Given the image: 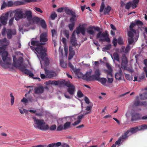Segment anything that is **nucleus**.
<instances>
[{"label": "nucleus", "mask_w": 147, "mask_h": 147, "mask_svg": "<svg viewBox=\"0 0 147 147\" xmlns=\"http://www.w3.org/2000/svg\"><path fill=\"white\" fill-rule=\"evenodd\" d=\"M31 44L33 46H30V48L37 54L38 58L40 59V57L42 59V61L40 59L41 68L42 67V63L43 62L46 65H48L49 60L47 56V49L42 46L44 43H41L38 41L35 40L32 41Z\"/></svg>", "instance_id": "f257e3e1"}, {"label": "nucleus", "mask_w": 147, "mask_h": 147, "mask_svg": "<svg viewBox=\"0 0 147 147\" xmlns=\"http://www.w3.org/2000/svg\"><path fill=\"white\" fill-rule=\"evenodd\" d=\"M106 66L108 69V70L107 71V74H111V73H112V69L111 66L109 64L107 63L106 64Z\"/></svg>", "instance_id": "f704fd0d"}, {"label": "nucleus", "mask_w": 147, "mask_h": 147, "mask_svg": "<svg viewBox=\"0 0 147 147\" xmlns=\"http://www.w3.org/2000/svg\"><path fill=\"white\" fill-rule=\"evenodd\" d=\"M56 125H53L51 126L50 127H49V129L51 131L55 130L56 128Z\"/></svg>", "instance_id": "603ef678"}, {"label": "nucleus", "mask_w": 147, "mask_h": 147, "mask_svg": "<svg viewBox=\"0 0 147 147\" xmlns=\"http://www.w3.org/2000/svg\"><path fill=\"white\" fill-rule=\"evenodd\" d=\"M57 16L56 13L55 12L52 13L51 15V18L52 20H54Z\"/></svg>", "instance_id": "5fc2aeb1"}, {"label": "nucleus", "mask_w": 147, "mask_h": 147, "mask_svg": "<svg viewBox=\"0 0 147 147\" xmlns=\"http://www.w3.org/2000/svg\"><path fill=\"white\" fill-rule=\"evenodd\" d=\"M105 5L104 2H102L100 9V12H101L104 10V14H108L111 9V7L108 5L107 7H105L104 8Z\"/></svg>", "instance_id": "ddd939ff"}, {"label": "nucleus", "mask_w": 147, "mask_h": 147, "mask_svg": "<svg viewBox=\"0 0 147 147\" xmlns=\"http://www.w3.org/2000/svg\"><path fill=\"white\" fill-rule=\"evenodd\" d=\"M27 20L29 21L30 24H37L39 23L42 28L45 29L46 28L47 26L45 21L41 18L37 17H35L33 18L31 11L30 17L29 19H27Z\"/></svg>", "instance_id": "423d86ee"}, {"label": "nucleus", "mask_w": 147, "mask_h": 147, "mask_svg": "<svg viewBox=\"0 0 147 147\" xmlns=\"http://www.w3.org/2000/svg\"><path fill=\"white\" fill-rule=\"evenodd\" d=\"M108 36L107 32H102L101 31H99L96 35V38L98 39L99 42L107 41L109 42L110 41V40Z\"/></svg>", "instance_id": "0eeeda50"}, {"label": "nucleus", "mask_w": 147, "mask_h": 147, "mask_svg": "<svg viewBox=\"0 0 147 147\" xmlns=\"http://www.w3.org/2000/svg\"><path fill=\"white\" fill-rule=\"evenodd\" d=\"M47 35V33L46 32L43 33L40 35V42H45L48 40Z\"/></svg>", "instance_id": "5701e85b"}, {"label": "nucleus", "mask_w": 147, "mask_h": 147, "mask_svg": "<svg viewBox=\"0 0 147 147\" xmlns=\"http://www.w3.org/2000/svg\"><path fill=\"white\" fill-rule=\"evenodd\" d=\"M13 65L15 67L19 68L25 74L29 75L30 77H33L34 74L31 73L29 70L26 69V65L23 63V58L20 57L18 60H17L15 56H13Z\"/></svg>", "instance_id": "f03ea898"}, {"label": "nucleus", "mask_w": 147, "mask_h": 147, "mask_svg": "<svg viewBox=\"0 0 147 147\" xmlns=\"http://www.w3.org/2000/svg\"><path fill=\"white\" fill-rule=\"evenodd\" d=\"M141 102L139 100H136L134 102V105L136 106L141 105Z\"/></svg>", "instance_id": "4d7b16f0"}, {"label": "nucleus", "mask_w": 147, "mask_h": 147, "mask_svg": "<svg viewBox=\"0 0 147 147\" xmlns=\"http://www.w3.org/2000/svg\"><path fill=\"white\" fill-rule=\"evenodd\" d=\"M77 96L78 98H81L84 95L80 90H78L77 92Z\"/></svg>", "instance_id": "de8ad7c7"}, {"label": "nucleus", "mask_w": 147, "mask_h": 147, "mask_svg": "<svg viewBox=\"0 0 147 147\" xmlns=\"http://www.w3.org/2000/svg\"><path fill=\"white\" fill-rule=\"evenodd\" d=\"M34 9L37 11L38 12H39L41 13H43V11L41 10V9L37 7H35L34 8Z\"/></svg>", "instance_id": "0e129e2a"}, {"label": "nucleus", "mask_w": 147, "mask_h": 147, "mask_svg": "<svg viewBox=\"0 0 147 147\" xmlns=\"http://www.w3.org/2000/svg\"><path fill=\"white\" fill-rule=\"evenodd\" d=\"M92 71L90 69L84 75L83 77V79L86 81H91L94 80L92 75H91Z\"/></svg>", "instance_id": "2eb2a0df"}, {"label": "nucleus", "mask_w": 147, "mask_h": 147, "mask_svg": "<svg viewBox=\"0 0 147 147\" xmlns=\"http://www.w3.org/2000/svg\"><path fill=\"white\" fill-rule=\"evenodd\" d=\"M117 42L119 44L121 45L123 43V40L120 37L119 38Z\"/></svg>", "instance_id": "052dcab7"}, {"label": "nucleus", "mask_w": 147, "mask_h": 147, "mask_svg": "<svg viewBox=\"0 0 147 147\" xmlns=\"http://www.w3.org/2000/svg\"><path fill=\"white\" fill-rule=\"evenodd\" d=\"M64 11L67 14L71 16L69 19L70 22L75 20L78 16L76 14L75 11L69 9L67 8H65Z\"/></svg>", "instance_id": "9d476101"}, {"label": "nucleus", "mask_w": 147, "mask_h": 147, "mask_svg": "<svg viewBox=\"0 0 147 147\" xmlns=\"http://www.w3.org/2000/svg\"><path fill=\"white\" fill-rule=\"evenodd\" d=\"M111 57L114 61L113 59L118 62H119V56L117 53H115L113 54V56L111 54Z\"/></svg>", "instance_id": "7c9ffc66"}, {"label": "nucleus", "mask_w": 147, "mask_h": 147, "mask_svg": "<svg viewBox=\"0 0 147 147\" xmlns=\"http://www.w3.org/2000/svg\"><path fill=\"white\" fill-rule=\"evenodd\" d=\"M10 96L11 97V105H13L14 104V97L13 96L12 93H11L10 94Z\"/></svg>", "instance_id": "49530a36"}, {"label": "nucleus", "mask_w": 147, "mask_h": 147, "mask_svg": "<svg viewBox=\"0 0 147 147\" xmlns=\"http://www.w3.org/2000/svg\"><path fill=\"white\" fill-rule=\"evenodd\" d=\"M118 66L120 69L118 72H117L115 74V77L116 80H120L121 79V78L123 76V73L122 71L121 70V69L120 65L118 64Z\"/></svg>", "instance_id": "6ab92c4d"}, {"label": "nucleus", "mask_w": 147, "mask_h": 147, "mask_svg": "<svg viewBox=\"0 0 147 147\" xmlns=\"http://www.w3.org/2000/svg\"><path fill=\"white\" fill-rule=\"evenodd\" d=\"M9 43V41L7 40L6 38L0 40V47L1 48H4L5 51L6 47L8 46Z\"/></svg>", "instance_id": "f3484780"}, {"label": "nucleus", "mask_w": 147, "mask_h": 147, "mask_svg": "<svg viewBox=\"0 0 147 147\" xmlns=\"http://www.w3.org/2000/svg\"><path fill=\"white\" fill-rule=\"evenodd\" d=\"M135 40H134V43L133 44H129V45H128L127 47H126L125 50H124V52L125 53H127L129 51L130 48L132 47H130V45H133L134 44L135 42H136Z\"/></svg>", "instance_id": "ea45409f"}, {"label": "nucleus", "mask_w": 147, "mask_h": 147, "mask_svg": "<svg viewBox=\"0 0 147 147\" xmlns=\"http://www.w3.org/2000/svg\"><path fill=\"white\" fill-rule=\"evenodd\" d=\"M68 66L71 68V71L72 72H73L76 69L74 68L70 62H69Z\"/></svg>", "instance_id": "3c124183"}, {"label": "nucleus", "mask_w": 147, "mask_h": 147, "mask_svg": "<svg viewBox=\"0 0 147 147\" xmlns=\"http://www.w3.org/2000/svg\"><path fill=\"white\" fill-rule=\"evenodd\" d=\"M52 36L53 37H56L57 35V33L55 30H51Z\"/></svg>", "instance_id": "864d4df0"}, {"label": "nucleus", "mask_w": 147, "mask_h": 147, "mask_svg": "<svg viewBox=\"0 0 147 147\" xmlns=\"http://www.w3.org/2000/svg\"><path fill=\"white\" fill-rule=\"evenodd\" d=\"M64 49L65 52V56L67 57L68 53V47L67 46H65L64 47Z\"/></svg>", "instance_id": "6e6d98bb"}, {"label": "nucleus", "mask_w": 147, "mask_h": 147, "mask_svg": "<svg viewBox=\"0 0 147 147\" xmlns=\"http://www.w3.org/2000/svg\"><path fill=\"white\" fill-rule=\"evenodd\" d=\"M85 24H79V26L76 28V33L79 34L80 33L83 35L85 34Z\"/></svg>", "instance_id": "4468645a"}, {"label": "nucleus", "mask_w": 147, "mask_h": 147, "mask_svg": "<svg viewBox=\"0 0 147 147\" xmlns=\"http://www.w3.org/2000/svg\"><path fill=\"white\" fill-rule=\"evenodd\" d=\"M63 34L67 38H69V31L67 30H64L63 31Z\"/></svg>", "instance_id": "09e8293b"}, {"label": "nucleus", "mask_w": 147, "mask_h": 147, "mask_svg": "<svg viewBox=\"0 0 147 147\" xmlns=\"http://www.w3.org/2000/svg\"><path fill=\"white\" fill-rule=\"evenodd\" d=\"M47 85H57L59 84V82L55 80L51 81L49 80L46 83Z\"/></svg>", "instance_id": "c756f323"}, {"label": "nucleus", "mask_w": 147, "mask_h": 147, "mask_svg": "<svg viewBox=\"0 0 147 147\" xmlns=\"http://www.w3.org/2000/svg\"><path fill=\"white\" fill-rule=\"evenodd\" d=\"M55 147H57L61 145V143L60 142H58L56 143H55Z\"/></svg>", "instance_id": "774afa93"}, {"label": "nucleus", "mask_w": 147, "mask_h": 147, "mask_svg": "<svg viewBox=\"0 0 147 147\" xmlns=\"http://www.w3.org/2000/svg\"><path fill=\"white\" fill-rule=\"evenodd\" d=\"M34 126L35 128H38L41 130H48L49 129V126L46 124L44 121L42 119H36L33 118Z\"/></svg>", "instance_id": "39448f33"}, {"label": "nucleus", "mask_w": 147, "mask_h": 147, "mask_svg": "<svg viewBox=\"0 0 147 147\" xmlns=\"http://www.w3.org/2000/svg\"><path fill=\"white\" fill-rule=\"evenodd\" d=\"M117 40L115 38H114V39H113V43L114 46H116L117 44Z\"/></svg>", "instance_id": "e2e57ef3"}, {"label": "nucleus", "mask_w": 147, "mask_h": 147, "mask_svg": "<svg viewBox=\"0 0 147 147\" xmlns=\"http://www.w3.org/2000/svg\"><path fill=\"white\" fill-rule=\"evenodd\" d=\"M93 26H89L87 29V32L90 34L94 35V31L93 30Z\"/></svg>", "instance_id": "2f4dec72"}, {"label": "nucleus", "mask_w": 147, "mask_h": 147, "mask_svg": "<svg viewBox=\"0 0 147 147\" xmlns=\"http://www.w3.org/2000/svg\"><path fill=\"white\" fill-rule=\"evenodd\" d=\"M14 14V18L17 21L20 19H29L31 15V11L28 10H25L24 13H23L22 9H18L13 11Z\"/></svg>", "instance_id": "7ed1b4c3"}, {"label": "nucleus", "mask_w": 147, "mask_h": 147, "mask_svg": "<svg viewBox=\"0 0 147 147\" xmlns=\"http://www.w3.org/2000/svg\"><path fill=\"white\" fill-rule=\"evenodd\" d=\"M84 116V115H79L78 116H77V115H75L74 116V117H73L72 118H72H76V117H77L78 119V120L76 121H75L73 124V125L74 126H75L78 124L80 122L81 119Z\"/></svg>", "instance_id": "393cba45"}, {"label": "nucleus", "mask_w": 147, "mask_h": 147, "mask_svg": "<svg viewBox=\"0 0 147 147\" xmlns=\"http://www.w3.org/2000/svg\"><path fill=\"white\" fill-rule=\"evenodd\" d=\"M131 6L132 7V3L131 2H129L126 4L125 8L126 9H128Z\"/></svg>", "instance_id": "a18cd8bd"}, {"label": "nucleus", "mask_w": 147, "mask_h": 147, "mask_svg": "<svg viewBox=\"0 0 147 147\" xmlns=\"http://www.w3.org/2000/svg\"><path fill=\"white\" fill-rule=\"evenodd\" d=\"M107 78L108 80V82L109 83H111L113 82V80L112 76V73L111 74H107Z\"/></svg>", "instance_id": "72a5a7b5"}, {"label": "nucleus", "mask_w": 147, "mask_h": 147, "mask_svg": "<svg viewBox=\"0 0 147 147\" xmlns=\"http://www.w3.org/2000/svg\"><path fill=\"white\" fill-rule=\"evenodd\" d=\"M45 74L48 78H51L55 76L57 74L54 71L51 70H47L45 69Z\"/></svg>", "instance_id": "a211bd4d"}, {"label": "nucleus", "mask_w": 147, "mask_h": 147, "mask_svg": "<svg viewBox=\"0 0 147 147\" xmlns=\"http://www.w3.org/2000/svg\"><path fill=\"white\" fill-rule=\"evenodd\" d=\"M44 92V88L42 86L36 87L34 89L35 94H39L42 93Z\"/></svg>", "instance_id": "aec40b11"}, {"label": "nucleus", "mask_w": 147, "mask_h": 147, "mask_svg": "<svg viewBox=\"0 0 147 147\" xmlns=\"http://www.w3.org/2000/svg\"><path fill=\"white\" fill-rule=\"evenodd\" d=\"M65 85L68 87L67 91L71 95L74 94L76 91L75 86L69 82H67L65 84Z\"/></svg>", "instance_id": "9b49d317"}, {"label": "nucleus", "mask_w": 147, "mask_h": 147, "mask_svg": "<svg viewBox=\"0 0 147 147\" xmlns=\"http://www.w3.org/2000/svg\"><path fill=\"white\" fill-rule=\"evenodd\" d=\"M140 114L138 113H135L133 114L132 115L131 120L133 121L139 119H140Z\"/></svg>", "instance_id": "c85d7f7f"}, {"label": "nucleus", "mask_w": 147, "mask_h": 147, "mask_svg": "<svg viewBox=\"0 0 147 147\" xmlns=\"http://www.w3.org/2000/svg\"><path fill=\"white\" fill-rule=\"evenodd\" d=\"M9 15V13L7 12L4 14H3L0 17V21L2 25H5L7 24Z\"/></svg>", "instance_id": "dca6fc26"}, {"label": "nucleus", "mask_w": 147, "mask_h": 147, "mask_svg": "<svg viewBox=\"0 0 147 147\" xmlns=\"http://www.w3.org/2000/svg\"><path fill=\"white\" fill-rule=\"evenodd\" d=\"M132 134L131 133L130 130H127L122 136L123 138L125 140L129 136L131 135Z\"/></svg>", "instance_id": "473e14b6"}, {"label": "nucleus", "mask_w": 147, "mask_h": 147, "mask_svg": "<svg viewBox=\"0 0 147 147\" xmlns=\"http://www.w3.org/2000/svg\"><path fill=\"white\" fill-rule=\"evenodd\" d=\"M140 99L141 100H144L147 99V93H144L143 94H140Z\"/></svg>", "instance_id": "a19ab883"}, {"label": "nucleus", "mask_w": 147, "mask_h": 147, "mask_svg": "<svg viewBox=\"0 0 147 147\" xmlns=\"http://www.w3.org/2000/svg\"><path fill=\"white\" fill-rule=\"evenodd\" d=\"M111 48V45L110 44L108 45L105 47H103L102 49V51H106L107 50H109Z\"/></svg>", "instance_id": "79ce46f5"}, {"label": "nucleus", "mask_w": 147, "mask_h": 147, "mask_svg": "<svg viewBox=\"0 0 147 147\" xmlns=\"http://www.w3.org/2000/svg\"><path fill=\"white\" fill-rule=\"evenodd\" d=\"M59 57L61 58H62L63 57V50L62 49H59Z\"/></svg>", "instance_id": "680f3d73"}, {"label": "nucleus", "mask_w": 147, "mask_h": 147, "mask_svg": "<svg viewBox=\"0 0 147 147\" xmlns=\"http://www.w3.org/2000/svg\"><path fill=\"white\" fill-rule=\"evenodd\" d=\"M125 139H123V137L122 136L121 137H120V138L118 139V140L116 141L115 143V144H114L119 145L121 143H122V142H123Z\"/></svg>", "instance_id": "4c0bfd02"}, {"label": "nucleus", "mask_w": 147, "mask_h": 147, "mask_svg": "<svg viewBox=\"0 0 147 147\" xmlns=\"http://www.w3.org/2000/svg\"><path fill=\"white\" fill-rule=\"evenodd\" d=\"M100 75V73L98 69H97L94 71V74L92 75L94 80H97L99 78Z\"/></svg>", "instance_id": "4be33fe9"}, {"label": "nucleus", "mask_w": 147, "mask_h": 147, "mask_svg": "<svg viewBox=\"0 0 147 147\" xmlns=\"http://www.w3.org/2000/svg\"><path fill=\"white\" fill-rule=\"evenodd\" d=\"M121 68L125 70H126L130 72H132L133 70L132 68H128L127 67L128 61L127 58L125 55H123L121 57Z\"/></svg>", "instance_id": "1a4fd4ad"}, {"label": "nucleus", "mask_w": 147, "mask_h": 147, "mask_svg": "<svg viewBox=\"0 0 147 147\" xmlns=\"http://www.w3.org/2000/svg\"><path fill=\"white\" fill-rule=\"evenodd\" d=\"M64 129L63 126L62 125H59L57 128V131H61Z\"/></svg>", "instance_id": "13d9d810"}, {"label": "nucleus", "mask_w": 147, "mask_h": 147, "mask_svg": "<svg viewBox=\"0 0 147 147\" xmlns=\"http://www.w3.org/2000/svg\"><path fill=\"white\" fill-rule=\"evenodd\" d=\"M77 19L76 18L75 20H74L72 22H70L71 23L69 24L68 25V27L70 30L72 31L73 30L75 25V23L76 20Z\"/></svg>", "instance_id": "c9c22d12"}, {"label": "nucleus", "mask_w": 147, "mask_h": 147, "mask_svg": "<svg viewBox=\"0 0 147 147\" xmlns=\"http://www.w3.org/2000/svg\"><path fill=\"white\" fill-rule=\"evenodd\" d=\"M71 123L70 122H67L64 124L63 126V128L64 129H66L69 128Z\"/></svg>", "instance_id": "37998d69"}, {"label": "nucleus", "mask_w": 147, "mask_h": 147, "mask_svg": "<svg viewBox=\"0 0 147 147\" xmlns=\"http://www.w3.org/2000/svg\"><path fill=\"white\" fill-rule=\"evenodd\" d=\"M75 31L73 32L72 34L70 42L71 44L73 45L76 46L78 45V44L76 42V38L75 35Z\"/></svg>", "instance_id": "412c9836"}, {"label": "nucleus", "mask_w": 147, "mask_h": 147, "mask_svg": "<svg viewBox=\"0 0 147 147\" xmlns=\"http://www.w3.org/2000/svg\"><path fill=\"white\" fill-rule=\"evenodd\" d=\"M69 55L68 57V59L70 60L73 57L75 54V52L73 49L72 46H71L69 48Z\"/></svg>", "instance_id": "a878e982"}, {"label": "nucleus", "mask_w": 147, "mask_h": 147, "mask_svg": "<svg viewBox=\"0 0 147 147\" xmlns=\"http://www.w3.org/2000/svg\"><path fill=\"white\" fill-rule=\"evenodd\" d=\"M78 78H82L83 79V76L84 75L80 71V70L79 69H76L73 71Z\"/></svg>", "instance_id": "bb28decb"}, {"label": "nucleus", "mask_w": 147, "mask_h": 147, "mask_svg": "<svg viewBox=\"0 0 147 147\" xmlns=\"http://www.w3.org/2000/svg\"><path fill=\"white\" fill-rule=\"evenodd\" d=\"M97 80L99 81L103 85L105 86H108V85L106 84L107 80L105 78H100L98 79Z\"/></svg>", "instance_id": "cd10ccee"}, {"label": "nucleus", "mask_w": 147, "mask_h": 147, "mask_svg": "<svg viewBox=\"0 0 147 147\" xmlns=\"http://www.w3.org/2000/svg\"><path fill=\"white\" fill-rule=\"evenodd\" d=\"M16 30L15 29L11 30V29H6L5 27H4L1 33L3 36L7 34V37L8 39H11L13 36L16 34Z\"/></svg>", "instance_id": "6e6552de"}, {"label": "nucleus", "mask_w": 147, "mask_h": 147, "mask_svg": "<svg viewBox=\"0 0 147 147\" xmlns=\"http://www.w3.org/2000/svg\"><path fill=\"white\" fill-rule=\"evenodd\" d=\"M135 25V24L134 22L131 23L129 26L130 30L128 33V35L129 37L128 41L129 44H133L135 40V41H136L139 37L138 32H136L135 30L133 29Z\"/></svg>", "instance_id": "20e7f679"}, {"label": "nucleus", "mask_w": 147, "mask_h": 147, "mask_svg": "<svg viewBox=\"0 0 147 147\" xmlns=\"http://www.w3.org/2000/svg\"><path fill=\"white\" fill-rule=\"evenodd\" d=\"M60 64L62 67L63 68H66L67 67V63L64 62L62 59H61L60 61Z\"/></svg>", "instance_id": "e433bc0d"}, {"label": "nucleus", "mask_w": 147, "mask_h": 147, "mask_svg": "<svg viewBox=\"0 0 147 147\" xmlns=\"http://www.w3.org/2000/svg\"><path fill=\"white\" fill-rule=\"evenodd\" d=\"M134 22L135 24L136 25V24L142 25V22L139 20H136Z\"/></svg>", "instance_id": "bf43d9fd"}, {"label": "nucleus", "mask_w": 147, "mask_h": 147, "mask_svg": "<svg viewBox=\"0 0 147 147\" xmlns=\"http://www.w3.org/2000/svg\"><path fill=\"white\" fill-rule=\"evenodd\" d=\"M13 5V2L11 1H9L7 3L5 2H3L1 7V9L5 8L6 7H10L12 6Z\"/></svg>", "instance_id": "b1692460"}, {"label": "nucleus", "mask_w": 147, "mask_h": 147, "mask_svg": "<svg viewBox=\"0 0 147 147\" xmlns=\"http://www.w3.org/2000/svg\"><path fill=\"white\" fill-rule=\"evenodd\" d=\"M40 77L42 79H45L46 78H47V75L46 74L45 75L44 74H41V72H40Z\"/></svg>", "instance_id": "338daca9"}, {"label": "nucleus", "mask_w": 147, "mask_h": 147, "mask_svg": "<svg viewBox=\"0 0 147 147\" xmlns=\"http://www.w3.org/2000/svg\"><path fill=\"white\" fill-rule=\"evenodd\" d=\"M125 76L126 78L128 80H130L132 79L131 77L128 74H126L125 75Z\"/></svg>", "instance_id": "69168bd1"}, {"label": "nucleus", "mask_w": 147, "mask_h": 147, "mask_svg": "<svg viewBox=\"0 0 147 147\" xmlns=\"http://www.w3.org/2000/svg\"><path fill=\"white\" fill-rule=\"evenodd\" d=\"M21 47V44L19 42H17L14 46L13 48L14 49H17L20 48Z\"/></svg>", "instance_id": "c03bdc74"}, {"label": "nucleus", "mask_w": 147, "mask_h": 147, "mask_svg": "<svg viewBox=\"0 0 147 147\" xmlns=\"http://www.w3.org/2000/svg\"><path fill=\"white\" fill-rule=\"evenodd\" d=\"M139 0H133L132 3V7L133 9H134L137 6V4L139 2Z\"/></svg>", "instance_id": "58836bf2"}, {"label": "nucleus", "mask_w": 147, "mask_h": 147, "mask_svg": "<svg viewBox=\"0 0 147 147\" xmlns=\"http://www.w3.org/2000/svg\"><path fill=\"white\" fill-rule=\"evenodd\" d=\"M14 17H13L11 18L9 21V26H12L13 24Z\"/></svg>", "instance_id": "8fccbe9b"}, {"label": "nucleus", "mask_w": 147, "mask_h": 147, "mask_svg": "<svg viewBox=\"0 0 147 147\" xmlns=\"http://www.w3.org/2000/svg\"><path fill=\"white\" fill-rule=\"evenodd\" d=\"M147 129V125H142L134 128H131L130 130L132 134L135 133L137 131Z\"/></svg>", "instance_id": "f8f14e48"}]
</instances>
